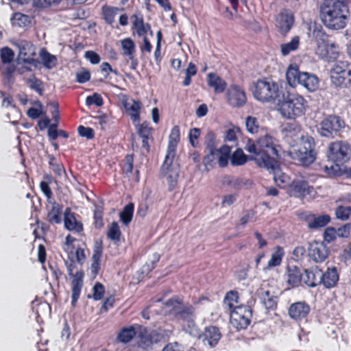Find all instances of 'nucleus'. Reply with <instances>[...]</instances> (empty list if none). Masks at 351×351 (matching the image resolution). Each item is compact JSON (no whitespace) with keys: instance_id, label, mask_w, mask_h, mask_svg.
<instances>
[{"instance_id":"obj_1","label":"nucleus","mask_w":351,"mask_h":351,"mask_svg":"<svg viewBox=\"0 0 351 351\" xmlns=\"http://www.w3.org/2000/svg\"><path fill=\"white\" fill-rule=\"evenodd\" d=\"M278 141L270 134H265L256 141L248 138L244 149L254 159L262 162L267 168H274L275 159L279 158Z\"/></svg>"},{"instance_id":"obj_2","label":"nucleus","mask_w":351,"mask_h":351,"mask_svg":"<svg viewBox=\"0 0 351 351\" xmlns=\"http://www.w3.org/2000/svg\"><path fill=\"white\" fill-rule=\"evenodd\" d=\"M348 7L340 0H326L320 7V17L328 28L340 29L346 25Z\"/></svg>"},{"instance_id":"obj_3","label":"nucleus","mask_w":351,"mask_h":351,"mask_svg":"<svg viewBox=\"0 0 351 351\" xmlns=\"http://www.w3.org/2000/svg\"><path fill=\"white\" fill-rule=\"evenodd\" d=\"M307 107L308 101L303 96L289 92L283 93L276 104V109L282 117L290 120L304 115Z\"/></svg>"},{"instance_id":"obj_4","label":"nucleus","mask_w":351,"mask_h":351,"mask_svg":"<svg viewBox=\"0 0 351 351\" xmlns=\"http://www.w3.org/2000/svg\"><path fill=\"white\" fill-rule=\"evenodd\" d=\"M312 35L316 43V56L328 62L337 60L339 56V46L330 40V36L326 33L321 25H314Z\"/></svg>"},{"instance_id":"obj_5","label":"nucleus","mask_w":351,"mask_h":351,"mask_svg":"<svg viewBox=\"0 0 351 351\" xmlns=\"http://www.w3.org/2000/svg\"><path fill=\"white\" fill-rule=\"evenodd\" d=\"M254 99L263 104L276 103L283 93L278 84L267 77L257 80L252 87Z\"/></svg>"},{"instance_id":"obj_6","label":"nucleus","mask_w":351,"mask_h":351,"mask_svg":"<svg viewBox=\"0 0 351 351\" xmlns=\"http://www.w3.org/2000/svg\"><path fill=\"white\" fill-rule=\"evenodd\" d=\"M166 306L170 308L169 314L176 319L182 321L189 328L195 326V308L189 303H184L182 298L175 295L168 299L165 302Z\"/></svg>"},{"instance_id":"obj_7","label":"nucleus","mask_w":351,"mask_h":351,"mask_svg":"<svg viewBox=\"0 0 351 351\" xmlns=\"http://www.w3.org/2000/svg\"><path fill=\"white\" fill-rule=\"evenodd\" d=\"M288 84L295 87L300 84L310 92L316 90L319 87L318 77L307 72H301L297 65L291 64L286 73Z\"/></svg>"},{"instance_id":"obj_8","label":"nucleus","mask_w":351,"mask_h":351,"mask_svg":"<svg viewBox=\"0 0 351 351\" xmlns=\"http://www.w3.org/2000/svg\"><path fill=\"white\" fill-rule=\"evenodd\" d=\"M315 140L312 136L302 138V143L298 149L291 152L290 154L293 160L304 167L312 164L317 158Z\"/></svg>"},{"instance_id":"obj_9","label":"nucleus","mask_w":351,"mask_h":351,"mask_svg":"<svg viewBox=\"0 0 351 351\" xmlns=\"http://www.w3.org/2000/svg\"><path fill=\"white\" fill-rule=\"evenodd\" d=\"M326 156L337 166L347 162L351 157V145L346 141H336L328 145Z\"/></svg>"},{"instance_id":"obj_10","label":"nucleus","mask_w":351,"mask_h":351,"mask_svg":"<svg viewBox=\"0 0 351 351\" xmlns=\"http://www.w3.org/2000/svg\"><path fill=\"white\" fill-rule=\"evenodd\" d=\"M332 84L339 88L351 85V63L346 60L337 61L330 70Z\"/></svg>"},{"instance_id":"obj_11","label":"nucleus","mask_w":351,"mask_h":351,"mask_svg":"<svg viewBox=\"0 0 351 351\" xmlns=\"http://www.w3.org/2000/svg\"><path fill=\"white\" fill-rule=\"evenodd\" d=\"M77 261L73 258L65 261L69 276L71 280V305L75 306L80 298L82 288L83 287V278L84 272L82 269L77 270Z\"/></svg>"},{"instance_id":"obj_12","label":"nucleus","mask_w":351,"mask_h":351,"mask_svg":"<svg viewBox=\"0 0 351 351\" xmlns=\"http://www.w3.org/2000/svg\"><path fill=\"white\" fill-rule=\"evenodd\" d=\"M346 123L341 117L330 114L320 122L318 132L322 136L333 138L340 135Z\"/></svg>"},{"instance_id":"obj_13","label":"nucleus","mask_w":351,"mask_h":351,"mask_svg":"<svg viewBox=\"0 0 351 351\" xmlns=\"http://www.w3.org/2000/svg\"><path fill=\"white\" fill-rule=\"evenodd\" d=\"M176 155L166 154L165 160L160 169V174L166 178L169 191H173L178 184L180 175L179 165L173 164Z\"/></svg>"},{"instance_id":"obj_14","label":"nucleus","mask_w":351,"mask_h":351,"mask_svg":"<svg viewBox=\"0 0 351 351\" xmlns=\"http://www.w3.org/2000/svg\"><path fill=\"white\" fill-rule=\"evenodd\" d=\"M208 153L203 158V163L206 169L213 167L216 162L220 167H226L228 164L231 147L224 145L219 149H208Z\"/></svg>"},{"instance_id":"obj_15","label":"nucleus","mask_w":351,"mask_h":351,"mask_svg":"<svg viewBox=\"0 0 351 351\" xmlns=\"http://www.w3.org/2000/svg\"><path fill=\"white\" fill-rule=\"evenodd\" d=\"M230 312V323L237 330L245 329L251 323L252 310L250 306L239 305Z\"/></svg>"},{"instance_id":"obj_16","label":"nucleus","mask_w":351,"mask_h":351,"mask_svg":"<svg viewBox=\"0 0 351 351\" xmlns=\"http://www.w3.org/2000/svg\"><path fill=\"white\" fill-rule=\"evenodd\" d=\"M225 97L227 104L232 108H241L247 103L244 88L239 84H230L226 89Z\"/></svg>"},{"instance_id":"obj_17","label":"nucleus","mask_w":351,"mask_h":351,"mask_svg":"<svg viewBox=\"0 0 351 351\" xmlns=\"http://www.w3.org/2000/svg\"><path fill=\"white\" fill-rule=\"evenodd\" d=\"M308 255L315 263L324 262L329 255V249L323 241H314L309 243Z\"/></svg>"},{"instance_id":"obj_18","label":"nucleus","mask_w":351,"mask_h":351,"mask_svg":"<svg viewBox=\"0 0 351 351\" xmlns=\"http://www.w3.org/2000/svg\"><path fill=\"white\" fill-rule=\"evenodd\" d=\"M310 311V306L306 302H296L290 305L288 313L292 319L300 322L307 317Z\"/></svg>"},{"instance_id":"obj_19","label":"nucleus","mask_w":351,"mask_h":351,"mask_svg":"<svg viewBox=\"0 0 351 351\" xmlns=\"http://www.w3.org/2000/svg\"><path fill=\"white\" fill-rule=\"evenodd\" d=\"M276 21L280 33L286 36L293 25L294 16L290 10L285 9L278 14Z\"/></svg>"},{"instance_id":"obj_20","label":"nucleus","mask_w":351,"mask_h":351,"mask_svg":"<svg viewBox=\"0 0 351 351\" xmlns=\"http://www.w3.org/2000/svg\"><path fill=\"white\" fill-rule=\"evenodd\" d=\"M64 223L65 228L69 231L81 233L84 230L82 222L77 219L76 214L70 208H66L64 212Z\"/></svg>"},{"instance_id":"obj_21","label":"nucleus","mask_w":351,"mask_h":351,"mask_svg":"<svg viewBox=\"0 0 351 351\" xmlns=\"http://www.w3.org/2000/svg\"><path fill=\"white\" fill-rule=\"evenodd\" d=\"M132 27L131 30L132 35H137L138 37L147 36L148 30L150 29V24L145 23L143 16L136 14H133L131 16Z\"/></svg>"},{"instance_id":"obj_22","label":"nucleus","mask_w":351,"mask_h":351,"mask_svg":"<svg viewBox=\"0 0 351 351\" xmlns=\"http://www.w3.org/2000/svg\"><path fill=\"white\" fill-rule=\"evenodd\" d=\"M104 245L101 239L95 241L93 247V254L92 256L91 273L96 276L101 269V258L103 256Z\"/></svg>"},{"instance_id":"obj_23","label":"nucleus","mask_w":351,"mask_h":351,"mask_svg":"<svg viewBox=\"0 0 351 351\" xmlns=\"http://www.w3.org/2000/svg\"><path fill=\"white\" fill-rule=\"evenodd\" d=\"M339 280V275L335 267H328L320 276V285L326 289L335 287Z\"/></svg>"},{"instance_id":"obj_24","label":"nucleus","mask_w":351,"mask_h":351,"mask_svg":"<svg viewBox=\"0 0 351 351\" xmlns=\"http://www.w3.org/2000/svg\"><path fill=\"white\" fill-rule=\"evenodd\" d=\"M19 56L23 62L29 64L34 63L35 60L32 58L35 56V49L32 43L27 40H21L18 45Z\"/></svg>"},{"instance_id":"obj_25","label":"nucleus","mask_w":351,"mask_h":351,"mask_svg":"<svg viewBox=\"0 0 351 351\" xmlns=\"http://www.w3.org/2000/svg\"><path fill=\"white\" fill-rule=\"evenodd\" d=\"M123 10V8H119L105 4L101 7V14L103 20L107 25L118 29V25L114 26V24L115 23V17L119 12Z\"/></svg>"},{"instance_id":"obj_26","label":"nucleus","mask_w":351,"mask_h":351,"mask_svg":"<svg viewBox=\"0 0 351 351\" xmlns=\"http://www.w3.org/2000/svg\"><path fill=\"white\" fill-rule=\"evenodd\" d=\"M204 343L210 347H215L221 337L219 329L215 326H209L205 328L204 332L201 336Z\"/></svg>"},{"instance_id":"obj_27","label":"nucleus","mask_w":351,"mask_h":351,"mask_svg":"<svg viewBox=\"0 0 351 351\" xmlns=\"http://www.w3.org/2000/svg\"><path fill=\"white\" fill-rule=\"evenodd\" d=\"M207 84L213 88L215 94H221L227 89V83L216 73L207 74Z\"/></svg>"},{"instance_id":"obj_28","label":"nucleus","mask_w":351,"mask_h":351,"mask_svg":"<svg viewBox=\"0 0 351 351\" xmlns=\"http://www.w3.org/2000/svg\"><path fill=\"white\" fill-rule=\"evenodd\" d=\"M322 270L317 267L312 269H306L303 274V282L311 287H315L320 285V276Z\"/></svg>"},{"instance_id":"obj_29","label":"nucleus","mask_w":351,"mask_h":351,"mask_svg":"<svg viewBox=\"0 0 351 351\" xmlns=\"http://www.w3.org/2000/svg\"><path fill=\"white\" fill-rule=\"evenodd\" d=\"M308 183L306 180H293L289 184L290 194L295 197H304L309 193Z\"/></svg>"},{"instance_id":"obj_30","label":"nucleus","mask_w":351,"mask_h":351,"mask_svg":"<svg viewBox=\"0 0 351 351\" xmlns=\"http://www.w3.org/2000/svg\"><path fill=\"white\" fill-rule=\"evenodd\" d=\"M62 205L54 202L47 213V221L51 225L60 224L62 222Z\"/></svg>"},{"instance_id":"obj_31","label":"nucleus","mask_w":351,"mask_h":351,"mask_svg":"<svg viewBox=\"0 0 351 351\" xmlns=\"http://www.w3.org/2000/svg\"><path fill=\"white\" fill-rule=\"evenodd\" d=\"M180 128L178 125H174L170 132L169 136V142L168 147L167 150V154H171L173 155H176V149L178 144L180 141Z\"/></svg>"},{"instance_id":"obj_32","label":"nucleus","mask_w":351,"mask_h":351,"mask_svg":"<svg viewBox=\"0 0 351 351\" xmlns=\"http://www.w3.org/2000/svg\"><path fill=\"white\" fill-rule=\"evenodd\" d=\"M123 104L132 121L134 123L138 122L140 121L141 102L138 100L132 99V104L131 106L127 101H124Z\"/></svg>"},{"instance_id":"obj_33","label":"nucleus","mask_w":351,"mask_h":351,"mask_svg":"<svg viewBox=\"0 0 351 351\" xmlns=\"http://www.w3.org/2000/svg\"><path fill=\"white\" fill-rule=\"evenodd\" d=\"M330 221L328 215H313L308 218V227L310 229H317L326 226Z\"/></svg>"},{"instance_id":"obj_34","label":"nucleus","mask_w":351,"mask_h":351,"mask_svg":"<svg viewBox=\"0 0 351 351\" xmlns=\"http://www.w3.org/2000/svg\"><path fill=\"white\" fill-rule=\"evenodd\" d=\"M303 281V274L296 266L289 267L287 274V283L293 287H298Z\"/></svg>"},{"instance_id":"obj_35","label":"nucleus","mask_w":351,"mask_h":351,"mask_svg":"<svg viewBox=\"0 0 351 351\" xmlns=\"http://www.w3.org/2000/svg\"><path fill=\"white\" fill-rule=\"evenodd\" d=\"M136 335V331L134 326L123 327L119 331L117 336V340L119 342L127 343L130 342Z\"/></svg>"},{"instance_id":"obj_36","label":"nucleus","mask_w":351,"mask_h":351,"mask_svg":"<svg viewBox=\"0 0 351 351\" xmlns=\"http://www.w3.org/2000/svg\"><path fill=\"white\" fill-rule=\"evenodd\" d=\"M43 66L48 69L54 68L58 64V60L56 56L50 53L45 49H42L40 51Z\"/></svg>"},{"instance_id":"obj_37","label":"nucleus","mask_w":351,"mask_h":351,"mask_svg":"<svg viewBox=\"0 0 351 351\" xmlns=\"http://www.w3.org/2000/svg\"><path fill=\"white\" fill-rule=\"evenodd\" d=\"M300 37L298 36H295L292 38L290 42L281 44L280 51L282 55L286 56L291 52L296 51L300 46Z\"/></svg>"},{"instance_id":"obj_38","label":"nucleus","mask_w":351,"mask_h":351,"mask_svg":"<svg viewBox=\"0 0 351 351\" xmlns=\"http://www.w3.org/2000/svg\"><path fill=\"white\" fill-rule=\"evenodd\" d=\"M134 210V204L132 202H130L126 204L122 211L119 214L120 220L122 223L128 226L132 221L133 214Z\"/></svg>"},{"instance_id":"obj_39","label":"nucleus","mask_w":351,"mask_h":351,"mask_svg":"<svg viewBox=\"0 0 351 351\" xmlns=\"http://www.w3.org/2000/svg\"><path fill=\"white\" fill-rule=\"evenodd\" d=\"M301 132V125L298 123H287L284 125L282 132L285 137L293 138L298 136Z\"/></svg>"},{"instance_id":"obj_40","label":"nucleus","mask_w":351,"mask_h":351,"mask_svg":"<svg viewBox=\"0 0 351 351\" xmlns=\"http://www.w3.org/2000/svg\"><path fill=\"white\" fill-rule=\"evenodd\" d=\"M11 21L13 25H17L21 27H26L31 23L29 16L21 12H14L11 18Z\"/></svg>"},{"instance_id":"obj_41","label":"nucleus","mask_w":351,"mask_h":351,"mask_svg":"<svg viewBox=\"0 0 351 351\" xmlns=\"http://www.w3.org/2000/svg\"><path fill=\"white\" fill-rule=\"evenodd\" d=\"M284 254L283 248L280 246H277L275 252L271 254L270 260L268 261L267 267L271 268L279 266L282 263Z\"/></svg>"},{"instance_id":"obj_42","label":"nucleus","mask_w":351,"mask_h":351,"mask_svg":"<svg viewBox=\"0 0 351 351\" xmlns=\"http://www.w3.org/2000/svg\"><path fill=\"white\" fill-rule=\"evenodd\" d=\"M231 164L233 166H240L244 165L247 160V156L243 153L242 149L238 148L230 156Z\"/></svg>"},{"instance_id":"obj_43","label":"nucleus","mask_w":351,"mask_h":351,"mask_svg":"<svg viewBox=\"0 0 351 351\" xmlns=\"http://www.w3.org/2000/svg\"><path fill=\"white\" fill-rule=\"evenodd\" d=\"M93 225L94 227L99 230L104 226V208L100 206H95L93 212Z\"/></svg>"},{"instance_id":"obj_44","label":"nucleus","mask_w":351,"mask_h":351,"mask_svg":"<svg viewBox=\"0 0 351 351\" xmlns=\"http://www.w3.org/2000/svg\"><path fill=\"white\" fill-rule=\"evenodd\" d=\"M121 47L123 55L128 58L135 55L136 47L134 40L130 38H126L121 40Z\"/></svg>"},{"instance_id":"obj_45","label":"nucleus","mask_w":351,"mask_h":351,"mask_svg":"<svg viewBox=\"0 0 351 351\" xmlns=\"http://www.w3.org/2000/svg\"><path fill=\"white\" fill-rule=\"evenodd\" d=\"M239 298V293L237 291H230L226 293L224 304L228 306L230 311L238 306Z\"/></svg>"},{"instance_id":"obj_46","label":"nucleus","mask_w":351,"mask_h":351,"mask_svg":"<svg viewBox=\"0 0 351 351\" xmlns=\"http://www.w3.org/2000/svg\"><path fill=\"white\" fill-rule=\"evenodd\" d=\"M121 236V232L118 223L113 221L108 230V238L114 241H120Z\"/></svg>"},{"instance_id":"obj_47","label":"nucleus","mask_w":351,"mask_h":351,"mask_svg":"<svg viewBox=\"0 0 351 351\" xmlns=\"http://www.w3.org/2000/svg\"><path fill=\"white\" fill-rule=\"evenodd\" d=\"M14 51L8 47H3L0 49L1 61L4 64L11 63L14 58Z\"/></svg>"},{"instance_id":"obj_48","label":"nucleus","mask_w":351,"mask_h":351,"mask_svg":"<svg viewBox=\"0 0 351 351\" xmlns=\"http://www.w3.org/2000/svg\"><path fill=\"white\" fill-rule=\"evenodd\" d=\"M134 155L133 154H127L124 158V164L121 168L122 171L127 176H130L134 169Z\"/></svg>"},{"instance_id":"obj_49","label":"nucleus","mask_w":351,"mask_h":351,"mask_svg":"<svg viewBox=\"0 0 351 351\" xmlns=\"http://www.w3.org/2000/svg\"><path fill=\"white\" fill-rule=\"evenodd\" d=\"M336 218L342 221L348 220L351 215V207L338 206L335 210Z\"/></svg>"},{"instance_id":"obj_50","label":"nucleus","mask_w":351,"mask_h":351,"mask_svg":"<svg viewBox=\"0 0 351 351\" xmlns=\"http://www.w3.org/2000/svg\"><path fill=\"white\" fill-rule=\"evenodd\" d=\"M245 126L247 132L251 134H256L258 132L259 123L256 117L252 116L247 117Z\"/></svg>"},{"instance_id":"obj_51","label":"nucleus","mask_w":351,"mask_h":351,"mask_svg":"<svg viewBox=\"0 0 351 351\" xmlns=\"http://www.w3.org/2000/svg\"><path fill=\"white\" fill-rule=\"evenodd\" d=\"M201 136V130L197 128H193L190 130L189 133V139L190 144L193 147H197L199 145V138Z\"/></svg>"},{"instance_id":"obj_52","label":"nucleus","mask_w":351,"mask_h":351,"mask_svg":"<svg viewBox=\"0 0 351 351\" xmlns=\"http://www.w3.org/2000/svg\"><path fill=\"white\" fill-rule=\"evenodd\" d=\"M157 37V43L156 49L154 51V58L157 64H159L162 60L161 56V41L162 40V34L160 30L158 31L156 33Z\"/></svg>"},{"instance_id":"obj_53","label":"nucleus","mask_w":351,"mask_h":351,"mask_svg":"<svg viewBox=\"0 0 351 351\" xmlns=\"http://www.w3.org/2000/svg\"><path fill=\"white\" fill-rule=\"evenodd\" d=\"M86 104L88 106L95 105L97 107H101L104 104V99L100 94L95 93L86 97Z\"/></svg>"},{"instance_id":"obj_54","label":"nucleus","mask_w":351,"mask_h":351,"mask_svg":"<svg viewBox=\"0 0 351 351\" xmlns=\"http://www.w3.org/2000/svg\"><path fill=\"white\" fill-rule=\"evenodd\" d=\"M105 293V287L99 282H97L93 288V298L96 300H100L104 298Z\"/></svg>"},{"instance_id":"obj_55","label":"nucleus","mask_w":351,"mask_h":351,"mask_svg":"<svg viewBox=\"0 0 351 351\" xmlns=\"http://www.w3.org/2000/svg\"><path fill=\"white\" fill-rule=\"evenodd\" d=\"M28 84L32 89L34 90L40 95H43L44 88L43 82L40 80L34 77L28 80Z\"/></svg>"},{"instance_id":"obj_56","label":"nucleus","mask_w":351,"mask_h":351,"mask_svg":"<svg viewBox=\"0 0 351 351\" xmlns=\"http://www.w3.org/2000/svg\"><path fill=\"white\" fill-rule=\"evenodd\" d=\"M274 180L277 186L280 188H285L289 184V177L283 173H280V174L275 173Z\"/></svg>"},{"instance_id":"obj_57","label":"nucleus","mask_w":351,"mask_h":351,"mask_svg":"<svg viewBox=\"0 0 351 351\" xmlns=\"http://www.w3.org/2000/svg\"><path fill=\"white\" fill-rule=\"evenodd\" d=\"M152 131L153 128L150 126L149 122L144 121L141 124H138L137 134L140 137L145 135L151 136L152 134Z\"/></svg>"},{"instance_id":"obj_58","label":"nucleus","mask_w":351,"mask_h":351,"mask_svg":"<svg viewBox=\"0 0 351 351\" xmlns=\"http://www.w3.org/2000/svg\"><path fill=\"white\" fill-rule=\"evenodd\" d=\"M204 143L207 149L217 148L216 135L213 131L210 130L207 132Z\"/></svg>"},{"instance_id":"obj_59","label":"nucleus","mask_w":351,"mask_h":351,"mask_svg":"<svg viewBox=\"0 0 351 351\" xmlns=\"http://www.w3.org/2000/svg\"><path fill=\"white\" fill-rule=\"evenodd\" d=\"M77 132L80 136L85 137L88 140L93 139L95 137V131L93 128L80 125L77 128Z\"/></svg>"},{"instance_id":"obj_60","label":"nucleus","mask_w":351,"mask_h":351,"mask_svg":"<svg viewBox=\"0 0 351 351\" xmlns=\"http://www.w3.org/2000/svg\"><path fill=\"white\" fill-rule=\"evenodd\" d=\"M337 234L339 237L341 238H348L350 237L351 233V223H347L341 227H339L337 230Z\"/></svg>"},{"instance_id":"obj_61","label":"nucleus","mask_w":351,"mask_h":351,"mask_svg":"<svg viewBox=\"0 0 351 351\" xmlns=\"http://www.w3.org/2000/svg\"><path fill=\"white\" fill-rule=\"evenodd\" d=\"M340 166H337L331 165L330 166L324 165L322 167L323 173L329 177H334L338 174V171L339 170Z\"/></svg>"},{"instance_id":"obj_62","label":"nucleus","mask_w":351,"mask_h":351,"mask_svg":"<svg viewBox=\"0 0 351 351\" xmlns=\"http://www.w3.org/2000/svg\"><path fill=\"white\" fill-rule=\"evenodd\" d=\"M256 212L254 210H247L243 213L240 219V224L245 226L250 221L255 217Z\"/></svg>"},{"instance_id":"obj_63","label":"nucleus","mask_w":351,"mask_h":351,"mask_svg":"<svg viewBox=\"0 0 351 351\" xmlns=\"http://www.w3.org/2000/svg\"><path fill=\"white\" fill-rule=\"evenodd\" d=\"M90 79V73L88 70L83 69L76 74V81L78 83L84 84L88 82Z\"/></svg>"},{"instance_id":"obj_64","label":"nucleus","mask_w":351,"mask_h":351,"mask_svg":"<svg viewBox=\"0 0 351 351\" xmlns=\"http://www.w3.org/2000/svg\"><path fill=\"white\" fill-rule=\"evenodd\" d=\"M85 58L93 64H97L99 63L101 60L99 55L93 51H87L85 53Z\"/></svg>"}]
</instances>
